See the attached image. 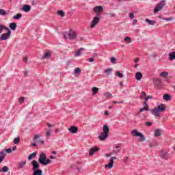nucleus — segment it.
Here are the masks:
<instances>
[{
    "mask_svg": "<svg viewBox=\"0 0 175 175\" xmlns=\"http://www.w3.org/2000/svg\"><path fill=\"white\" fill-rule=\"evenodd\" d=\"M31 165L33 166V174L32 175H42L43 174V171L40 170V165L36 160L31 161Z\"/></svg>",
    "mask_w": 175,
    "mask_h": 175,
    "instance_id": "nucleus-1",
    "label": "nucleus"
},
{
    "mask_svg": "<svg viewBox=\"0 0 175 175\" xmlns=\"http://www.w3.org/2000/svg\"><path fill=\"white\" fill-rule=\"evenodd\" d=\"M110 131V129H109V126L107 124H104L103 127V132L99 135L98 139L103 142L109 137V132Z\"/></svg>",
    "mask_w": 175,
    "mask_h": 175,
    "instance_id": "nucleus-2",
    "label": "nucleus"
},
{
    "mask_svg": "<svg viewBox=\"0 0 175 175\" xmlns=\"http://www.w3.org/2000/svg\"><path fill=\"white\" fill-rule=\"evenodd\" d=\"M38 162L41 165L46 166V165H50V163H51V160H50L49 159H47V157H46V154L41 153L38 158Z\"/></svg>",
    "mask_w": 175,
    "mask_h": 175,
    "instance_id": "nucleus-3",
    "label": "nucleus"
},
{
    "mask_svg": "<svg viewBox=\"0 0 175 175\" xmlns=\"http://www.w3.org/2000/svg\"><path fill=\"white\" fill-rule=\"evenodd\" d=\"M63 38L64 39H70V40H75L76 38H77V34L76 33V31L73 30H70L68 32L66 31L63 33Z\"/></svg>",
    "mask_w": 175,
    "mask_h": 175,
    "instance_id": "nucleus-4",
    "label": "nucleus"
},
{
    "mask_svg": "<svg viewBox=\"0 0 175 175\" xmlns=\"http://www.w3.org/2000/svg\"><path fill=\"white\" fill-rule=\"evenodd\" d=\"M166 5V1L165 0H162L160 1L159 3L157 4L153 13L155 14L157 13H158V12H161V10H162V9H163V8H165V5Z\"/></svg>",
    "mask_w": 175,
    "mask_h": 175,
    "instance_id": "nucleus-5",
    "label": "nucleus"
},
{
    "mask_svg": "<svg viewBox=\"0 0 175 175\" xmlns=\"http://www.w3.org/2000/svg\"><path fill=\"white\" fill-rule=\"evenodd\" d=\"M131 135L135 137H139L138 142H144V140H146V137L136 129L131 131Z\"/></svg>",
    "mask_w": 175,
    "mask_h": 175,
    "instance_id": "nucleus-6",
    "label": "nucleus"
},
{
    "mask_svg": "<svg viewBox=\"0 0 175 175\" xmlns=\"http://www.w3.org/2000/svg\"><path fill=\"white\" fill-rule=\"evenodd\" d=\"M5 31H7V33H4L1 35L0 42H2V40H8V39H9V38H10V36L12 35V31H10L9 28L8 29H6Z\"/></svg>",
    "mask_w": 175,
    "mask_h": 175,
    "instance_id": "nucleus-7",
    "label": "nucleus"
},
{
    "mask_svg": "<svg viewBox=\"0 0 175 175\" xmlns=\"http://www.w3.org/2000/svg\"><path fill=\"white\" fill-rule=\"evenodd\" d=\"M117 159V157H111L109 160V164H105V169H112L114 166V160Z\"/></svg>",
    "mask_w": 175,
    "mask_h": 175,
    "instance_id": "nucleus-8",
    "label": "nucleus"
},
{
    "mask_svg": "<svg viewBox=\"0 0 175 175\" xmlns=\"http://www.w3.org/2000/svg\"><path fill=\"white\" fill-rule=\"evenodd\" d=\"M153 82L155 84L156 87H157V88H159V89L162 88L163 83H162V81L161 80V79L154 78Z\"/></svg>",
    "mask_w": 175,
    "mask_h": 175,
    "instance_id": "nucleus-9",
    "label": "nucleus"
},
{
    "mask_svg": "<svg viewBox=\"0 0 175 175\" xmlns=\"http://www.w3.org/2000/svg\"><path fill=\"white\" fill-rule=\"evenodd\" d=\"M160 158L161 159H164L165 161H167V159H169V153L165 151H161Z\"/></svg>",
    "mask_w": 175,
    "mask_h": 175,
    "instance_id": "nucleus-10",
    "label": "nucleus"
},
{
    "mask_svg": "<svg viewBox=\"0 0 175 175\" xmlns=\"http://www.w3.org/2000/svg\"><path fill=\"white\" fill-rule=\"evenodd\" d=\"M99 17L96 16L93 18V21H92V23L90 25L91 28H95L96 27V25L99 23Z\"/></svg>",
    "mask_w": 175,
    "mask_h": 175,
    "instance_id": "nucleus-11",
    "label": "nucleus"
},
{
    "mask_svg": "<svg viewBox=\"0 0 175 175\" xmlns=\"http://www.w3.org/2000/svg\"><path fill=\"white\" fill-rule=\"evenodd\" d=\"M98 151H99V148L96 146L92 147L89 151V156L92 157L94 154H96V152H98Z\"/></svg>",
    "mask_w": 175,
    "mask_h": 175,
    "instance_id": "nucleus-12",
    "label": "nucleus"
},
{
    "mask_svg": "<svg viewBox=\"0 0 175 175\" xmlns=\"http://www.w3.org/2000/svg\"><path fill=\"white\" fill-rule=\"evenodd\" d=\"M162 133H163V131L161 129H157L154 131V137H159V136H162Z\"/></svg>",
    "mask_w": 175,
    "mask_h": 175,
    "instance_id": "nucleus-13",
    "label": "nucleus"
},
{
    "mask_svg": "<svg viewBox=\"0 0 175 175\" xmlns=\"http://www.w3.org/2000/svg\"><path fill=\"white\" fill-rule=\"evenodd\" d=\"M150 112L154 116V117H161V112L157 109V107L150 109Z\"/></svg>",
    "mask_w": 175,
    "mask_h": 175,
    "instance_id": "nucleus-14",
    "label": "nucleus"
},
{
    "mask_svg": "<svg viewBox=\"0 0 175 175\" xmlns=\"http://www.w3.org/2000/svg\"><path fill=\"white\" fill-rule=\"evenodd\" d=\"M68 131L70 132V133H77L79 128H77L76 126H71L70 128H68Z\"/></svg>",
    "mask_w": 175,
    "mask_h": 175,
    "instance_id": "nucleus-15",
    "label": "nucleus"
},
{
    "mask_svg": "<svg viewBox=\"0 0 175 175\" xmlns=\"http://www.w3.org/2000/svg\"><path fill=\"white\" fill-rule=\"evenodd\" d=\"M156 108L161 112V111H165V110H166V105H165L164 104H161L157 105V107H156Z\"/></svg>",
    "mask_w": 175,
    "mask_h": 175,
    "instance_id": "nucleus-16",
    "label": "nucleus"
},
{
    "mask_svg": "<svg viewBox=\"0 0 175 175\" xmlns=\"http://www.w3.org/2000/svg\"><path fill=\"white\" fill-rule=\"evenodd\" d=\"M93 10L95 12V13H100V12H103V7L96 6L93 8Z\"/></svg>",
    "mask_w": 175,
    "mask_h": 175,
    "instance_id": "nucleus-17",
    "label": "nucleus"
},
{
    "mask_svg": "<svg viewBox=\"0 0 175 175\" xmlns=\"http://www.w3.org/2000/svg\"><path fill=\"white\" fill-rule=\"evenodd\" d=\"M168 59H169V61H174V59H175V51L170 52L168 54Z\"/></svg>",
    "mask_w": 175,
    "mask_h": 175,
    "instance_id": "nucleus-18",
    "label": "nucleus"
},
{
    "mask_svg": "<svg viewBox=\"0 0 175 175\" xmlns=\"http://www.w3.org/2000/svg\"><path fill=\"white\" fill-rule=\"evenodd\" d=\"M142 78H143V74H142V72H136L135 74L136 80H137L138 81H140V80H142Z\"/></svg>",
    "mask_w": 175,
    "mask_h": 175,
    "instance_id": "nucleus-19",
    "label": "nucleus"
},
{
    "mask_svg": "<svg viewBox=\"0 0 175 175\" xmlns=\"http://www.w3.org/2000/svg\"><path fill=\"white\" fill-rule=\"evenodd\" d=\"M9 27L12 31H16L17 28V23H11L9 24Z\"/></svg>",
    "mask_w": 175,
    "mask_h": 175,
    "instance_id": "nucleus-20",
    "label": "nucleus"
},
{
    "mask_svg": "<svg viewBox=\"0 0 175 175\" xmlns=\"http://www.w3.org/2000/svg\"><path fill=\"white\" fill-rule=\"evenodd\" d=\"M23 12H25L26 13H28L31 10V5H25L23 7Z\"/></svg>",
    "mask_w": 175,
    "mask_h": 175,
    "instance_id": "nucleus-21",
    "label": "nucleus"
},
{
    "mask_svg": "<svg viewBox=\"0 0 175 175\" xmlns=\"http://www.w3.org/2000/svg\"><path fill=\"white\" fill-rule=\"evenodd\" d=\"M81 51H84L83 48H80L75 53V57H80L81 55Z\"/></svg>",
    "mask_w": 175,
    "mask_h": 175,
    "instance_id": "nucleus-22",
    "label": "nucleus"
},
{
    "mask_svg": "<svg viewBox=\"0 0 175 175\" xmlns=\"http://www.w3.org/2000/svg\"><path fill=\"white\" fill-rule=\"evenodd\" d=\"M25 165H27L26 161H21L20 163H18V168L23 169Z\"/></svg>",
    "mask_w": 175,
    "mask_h": 175,
    "instance_id": "nucleus-23",
    "label": "nucleus"
},
{
    "mask_svg": "<svg viewBox=\"0 0 175 175\" xmlns=\"http://www.w3.org/2000/svg\"><path fill=\"white\" fill-rule=\"evenodd\" d=\"M51 53L46 52L44 55L42 56V59H49V58H51Z\"/></svg>",
    "mask_w": 175,
    "mask_h": 175,
    "instance_id": "nucleus-24",
    "label": "nucleus"
},
{
    "mask_svg": "<svg viewBox=\"0 0 175 175\" xmlns=\"http://www.w3.org/2000/svg\"><path fill=\"white\" fill-rule=\"evenodd\" d=\"M164 100H170L172 99V96L167 94H165L163 96Z\"/></svg>",
    "mask_w": 175,
    "mask_h": 175,
    "instance_id": "nucleus-25",
    "label": "nucleus"
},
{
    "mask_svg": "<svg viewBox=\"0 0 175 175\" xmlns=\"http://www.w3.org/2000/svg\"><path fill=\"white\" fill-rule=\"evenodd\" d=\"M92 91L93 92V95H96V94H98V92H99V89L96 87H93L92 88Z\"/></svg>",
    "mask_w": 175,
    "mask_h": 175,
    "instance_id": "nucleus-26",
    "label": "nucleus"
},
{
    "mask_svg": "<svg viewBox=\"0 0 175 175\" xmlns=\"http://www.w3.org/2000/svg\"><path fill=\"white\" fill-rule=\"evenodd\" d=\"M146 23H148L149 25H155V21H151L150 19H146Z\"/></svg>",
    "mask_w": 175,
    "mask_h": 175,
    "instance_id": "nucleus-27",
    "label": "nucleus"
},
{
    "mask_svg": "<svg viewBox=\"0 0 175 175\" xmlns=\"http://www.w3.org/2000/svg\"><path fill=\"white\" fill-rule=\"evenodd\" d=\"M21 17H23V15L21 14H17L16 15H14L13 18L14 20H20V18H21Z\"/></svg>",
    "mask_w": 175,
    "mask_h": 175,
    "instance_id": "nucleus-28",
    "label": "nucleus"
},
{
    "mask_svg": "<svg viewBox=\"0 0 175 175\" xmlns=\"http://www.w3.org/2000/svg\"><path fill=\"white\" fill-rule=\"evenodd\" d=\"M158 146V143L157 142H152L149 143V147L152 148V147H157Z\"/></svg>",
    "mask_w": 175,
    "mask_h": 175,
    "instance_id": "nucleus-29",
    "label": "nucleus"
},
{
    "mask_svg": "<svg viewBox=\"0 0 175 175\" xmlns=\"http://www.w3.org/2000/svg\"><path fill=\"white\" fill-rule=\"evenodd\" d=\"M9 27L3 25H0V33H2V31H3V29H5L6 31V29H8Z\"/></svg>",
    "mask_w": 175,
    "mask_h": 175,
    "instance_id": "nucleus-30",
    "label": "nucleus"
},
{
    "mask_svg": "<svg viewBox=\"0 0 175 175\" xmlns=\"http://www.w3.org/2000/svg\"><path fill=\"white\" fill-rule=\"evenodd\" d=\"M147 96V94L145 92H142L140 94L139 99H146V97Z\"/></svg>",
    "mask_w": 175,
    "mask_h": 175,
    "instance_id": "nucleus-31",
    "label": "nucleus"
},
{
    "mask_svg": "<svg viewBox=\"0 0 175 175\" xmlns=\"http://www.w3.org/2000/svg\"><path fill=\"white\" fill-rule=\"evenodd\" d=\"M36 154H37L36 152L30 154L28 157L29 161H31L32 159V158H35V157H36Z\"/></svg>",
    "mask_w": 175,
    "mask_h": 175,
    "instance_id": "nucleus-32",
    "label": "nucleus"
},
{
    "mask_svg": "<svg viewBox=\"0 0 175 175\" xmlns=\"http://www.w3.org/2000/svg\"><path fill=\"white\" fill-rule=\"evenodd\" d=\"M8 14V13H6V11H5V10L3 9H0V16H6Z\"/></svg>",
    "mask_w": 175,
    "mask_h": 175,
    "instance_id": "nucleus-33",
    "label": "nucleus"
},
{
    "mask_svg": "<svg viewBox=\"0 0 175 175\" xmlns=\"http://www.w3.org/2000/svg\"><path fill=\"white\" fill-rule=\"evenodd\" d=\"M45 136L46 137H50L51 136V129H49L46 131Z\"/></svg>",
    "mask_w": 175,
    "mask_h": 175,
    "instance_id": "nucleus-34",
    "label": "nucleus"
},
{
    "mask_svg": "<svg viewBox=\"0 0 175 175\" xmlns=\"http://www.w3.org/2000/svg\"><path fill=\"white\" fill-rule=\"evenodd\" d=\"M148 110H150V108L149 107H143V108H141L140 109H139V113H143V111H148Z\"/></svg>",
    "mask_w": 175,
    "mask_h": 175,
    "instance_id": "nucleus-35",
    "label": "nucleus"
},
{
    "mask_svg": "<svg viewBox=\"0 0 175 175\" xmlns=\"http://www.w3.org/2000/svg\"><path fill=\"white\" fill-rule=\"evenodd\" d=\"M21 142V139H20V137H16L14 139V144H18Z\"/></svg>",
    "mask_w": 175,
    "mask_h": 175,
    "instance_id": "nucleus-36",
    "label": "nucleus"
},
{
    "mask_svg": "<svg viewBox=\"0 0 175 175\" xmlns=\"http://www.w3.org/2000/svg\"><path fill=\"white\" fill-rule=\"evenodd\" d=\"M169 73L166 72H162L160 73V76L161 77H167Z\"/></svg>",
    "mask_w": 175,
    "mask_h": 175,
    "instance_id": "nucleus-37",
    "label": "nucleus"
},
{
    "mask_svg": "<svg viewBox=\"0 0 175 175\" xmlns=\"http://www.w3.org/2000/svg\"><path fill=\"white\" fill-rule=\"evenodd\" d=\"M74 73L75 75H77V73H81V69H80L79 68H75V70H74Z\"/></svg>",
    "mask_w": 175,
    "mask_h": 175,
    "instance_id": "nucleus-38",
    "label": "nucleus"
},
{
    "mask_svg": "<svg viewBox=\"0 0 175 175\" xmlns=\"http://www.w3.org/2000/svg\"><path fill=\"white\" fill-rule=\"evenodd\" d=\"M1 171L3 173H6L7 172H9V167H8V166H4V167H3Z\"/></svg>",
    "mask_w": 175,
    "mask_h": 175,
    "instance_id": "nucleus-39",
    "label": "nucleus"
},
{
    "mask_svg": "<svg viewBox=\"0 0 175 175\" xmlns=\"http://www.w3.org/2000/svg\"><path fill=\"white\" fill-rule=\"evenodd\" d=\"M57 14H59V16H61V17H64L65 16V13H64V11L62 10H58Z\"/></svg>",
    "mask_w": 175,
    "mask_h": 175,
    "instance_id": "nucleus-40",
    "label": "nucleus"
},
{
    "mask_svg": "<svg viewBox=\"0 0 175 175\" xmlns=\"http://www.w3.org/2000/svg\"><path fill=\"white\" fill-rule=\"evenodd\" d=\"M116 75L120 79H122V77H124V75H122V73H121L120 71L116 72Z\"/></svg>",
    "mask_w": 175,
    "mask_h": 175,
    "instance_id": "nucleus-41",
    "label": "nucleus"
},
{
    "mask_svg": "<svg viewBox=\"0 0 175 175\" xmlns=\"http://www.w3.org/2000/svg\"><path fill=\"white\" fill-rule=\"evenodd\" d=\"M124 42H126V43H131V42H132L131 40V37H128V36L125 37Z\"/></svg>",
    "mask_w": 175,
    "mask_h": 175,
    "instance_id": "nucleus-42",
    "label": "nucleus"
},
{
    "mask_svg": "<svg viewBox=\"0 0 175 175\" xmlns=\"http://www.w3.org/2000/svg\"><path fill=\"white\" fill-rule=\"evenodd\" d=\"M111 96H112L111 93L106 92L104 94V96L105 98H111Z\"/></svg>",
    "mask_w": 175,
    "mask_h": 175,
    "instance_id": "nucleus-43",
    "label": "nucleus"
},
{
    "mask_svg": "<svg viewBox=\"0 0 175 175\" xmlns=\"http://www.w3.org/2000/svg\"><path fill=\"white\" fill-rule=\"evenodd\" d=\"M116 149L115 150L116 154H118V152H120V151H121V148L119 146H116Z\"/></svg>",
    "mask_w": 175,
    "mask_h": 175,
    "instance_id": "nucleus-44",
    "label": "nucleus"
},
{
    "mask_svg": "<svg viewBox=\"0 0 175 175\" xmlns=\"http://www.w3.org/2000/svg\"><path fill=\"white\" fill-rule=\"evenodd\" d=\"M112 70H113V69H111V68H107V70H105V73H107L108 75H111Z\"/></svg>",
    "mask_w": 175,
    "mask_h": 175,
    "instance_id": "nucleus-45",
    "label": "nucleus"
},
{
    "mask_svg": "<svg viewBox=\"0 0 175 175\" xmlns=\"http://www.w3.org/2000/svg\"><path fill=\"white\" fill-rule=\"evenodd\" d=\"M129 161V157H124L123 158V161L124 162V163H128Z\"/></svg>",
    "mask_w": 175,
    "mask_h": 175,
    "instance_id": "nucleus-46",
    "label": "nucleus"
},
{
    "mask_svg": "<svg viewBox=\"0 0 175 175\" xmlns=\"http://www.w3.org/2000/svg\"><path fill=\"white\" fill-rule=\"evenodd\" d=\"M23 62H25V64H27V62H28V57L27 56L23 57Z\"/></svg>",
    "mask_w": 175,
    "mask_h": 175,
    "instance_id": "nucleus-47",
    "label": "nucleus"
},
{
    "mask_svg": "<svg viewBox=\"0 0 175 175\" xmlns=\"http://www.w3.org/2000/svg\"><path fill=\"white\" fill-rule=\"evenodd\" d=\"M111 62H112V64H116V62H117V59H116V57H111Z\"/></svg>",
    "mask_w": 175,
    "mask_h": 175,
    "instance_id": "nucleus-48",
    "label": "nucleus"
},
{
    "mask_svg": "<svg viewBox=\"0 0 175 175\" xmlns=\"http://www.w3.org/2000/svg\"><path fill=\"white\" fill-rule=\"evenodd\" d=\"M39 137H40V135L36 134L33 137V140H38V139H39Z\"/></svg>",
    "mask_w": 175,
    "mask_h": 175,
    "instance_id": "nucleus-49",
    "label": "nucleus"
},
{
    "mask_svg": "<svg viewBox=\"0 0 175 175\" xmlns=\"http://www.w3.org/2000/svg\"><path fill=\"white\" fill-rule=\"evenodd\" d=\"M163 20H165V21H172L173 20V18L170 17V18H164Z\"/></svg>",
    "mask_w": 175,
    "mask_h": 175,
    "instance_id": "nucleus-50",
    "label": "nucleus"
},
{
    "mask_svg": "<svg viewBox=\"0 0 175 175\" xmlns=\"http://www.w3.org/2000/svg\"><path fill=\"white\" fill-rule=\"evenodd\" d=\"M25 98L24 97H21L19 98V103L21 104V103H24V100H25Z\"/></svg>",
    "mask_w": 175,
    "mask_h": 175,
    "instance_id": "nucleus-51",
    "label": "nucleus"
},
{
    "mask_svg": "<svg viewBox=\"0 0 175 175\" xmlns=\"http://www.w3.org/2000/svg\"><path fill=\"white\" fill-rule=\"evenodd\" d=\"M148 99H152V96H146V97L145 98V100L146 102H148Z\"/></svg>",
    "mask_w": 175,
    "mask_h": 175,
    "instance_id": "nucleus-52",
    "label": "nucleus"
},
{
    "mask_svg": "<svg viewBox=\"0 0 175 175\" xmlns=\"http://www.w3.org/2000/svg\"><path fill=\"white\" fill-rule=\"evenodd\" d=\"M145 124L146 125V126H150V125H152V122H146L145 123Z\"/></svg>",
    "mask_w": 175,
    "mask_h": 175,
    "instance_id": "nucleus-53",
    "label": "nucleus"
},
{
    "mask_svg": "<svg viewBox=\"0 0 175 175\" xmlns=\"http://www.w3.org/2000/svg\"><path fill=\"white\" fill-rule=\"evenodd\" d=\"M3 159H5V156L0 155V163H1V162H2V161H3Z\"/></svg>",
    "mask_w": 175,
    "mask_h": 175,
    "instance_id": "nucleus-54",
    "label": "nucleus"
},
{
    "mask_svg": "<svg viewBox=\"0 0 175 175\" xmlns=\"http://www.w3.org/2000/svg\"><path fill=\"white\" fill-rule=\"evenodd\" d=\"M109 17H116V14L111 12V13H109L108 14Z\"/></svg>",
    "mask_w": 175,
    "mask_h": 175,
    "instance_id": "nucleus-55",
    "label": "nucleus"
},
{
    "mask_svg": "<svg viewBox=\"0 0 175 175\" xmlns=\"http://www.w3.org/2000/svg\"><path fill=\"white\" fill-rule=\"evenodd\" d=\"M5 152H8V154H10L12 152V148H8L5 150Z\"/></svg>",
    "mask_w": 175,
    "mask_h": 175,
    "instance_id": "nucleus-56",
    "label": "nucleus"
},
{
    "mask_svg": "<svg viewBox=\"0 0 175 175\" xmlns=\"http://www.w3.org/2000/svg\"><path fill=\"white\" fill-rule=\"evenodd\" d=\"M130 18H131V19L135 18V14H133V13L130 14Z\"/></svg>",
    "mask_w": 175,
    "mask_h": 175,
    "instance_id": "nucleus-57",
    "label": "nucleus"
},
{
    "mask_svg": "<svg viewBox=\"0 0 175 175\" xmlns=\"http://www.w3.org/2000/svg\"><path fill=\"white\" fill-rule=\"evenodd\" d=\"M144 106H145L144 107H148V104L147 103V101H146V100L144 103Z\"/></svg>",
    "mask_w": 175,
    "mask_h": 175,
    "instance_id": "nucleus-58",
    "label": "nucleus"
},
{
    "mask_svg": "<svg viewBox=\"0 0 175 175\" xmlns=\"http://www.w3.org/2000/svg\"><path fill=\"white\" fill-rule=\"evenodd\" d=\"M137 23V20L134 19V20L133 21V25H136Z\"/></svg>",
    "mask_w": 175,
    "mask_h": 175,
    "instance_id": "nucleus-59",
    "label": "nucleus"
},
{
    "mask_svg": "<svg viewBox=\"0 0 175 175\" xmlns=\"http://www.w3.org/2000/svg\"><path fill=\"white\" fill-rule=\"evenodd\" d=\"M49 158H50V159H55V158H57V157L53 156V155H50Z\"/></svg>",
    "mask_w": 175,
    "mask_h": 175,
    "instance_id": "nucleus-60",
    "label": "nucleus"
},
{
    "mask_svg": "<svg viewBox=\"0 0 175 175\" xmlns=\"http://www.w3.org/2000/svg\"><path fill=\"white\" fill-rule=\"evenodd\" d=\"M139 57H137V58L135 59L134 62H135V64H137V62H139Z\"/></svg>",
    "mask_w": 175,
    "mask_h": 175,
    "instance_id": "nucleus-61",
    "label": "nucleus"
},
{
    "mask_svg": "<svg viewBox=\"0 0 175 175\" xmlns=\"http://www.w3.org/2000/svg\"><path fill=\"white\" fill-rule=\"evenodd\" d=\"M5 152H6L5 150H1L0 152V155H5Z\"/></svg>",
    "mask_w": 175,
    "mask_h": 175,
    "instance_id": "nucleus-62",
    "label": "nucleus"
},
{
    "mask_svg": "<svg viewBox=\"0 0 175 175\" xmlns=\"http://www.w3.org/2000/svg\"><path fill=\"white\" fill-rule=\"evenodd\" d=\"M47 126H48V128H53V126H54V125H52V124H50V123H48V124H47Z\"/></svg>",
    "mask_w": 175,
    "mask_h": 175,
    "instance_id": "nucleus-63",
    "label": "nucleus"
},
{
    "mask_svg": "<svg viewBox=\"0 0 175 175\" xmlns=\"http://www.w3.org/2000/svg\"><path fill=\"white\" fill-rule=\"evenodd\" d=\"M88 61L89 62H94V58H90Z\"/></svg>",
    "mask_w": 175,
    "mask_h": 175,
    "instance_id": "nucleus-64",
    "label": "nucleus"
}]
</instances>
